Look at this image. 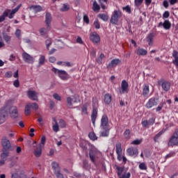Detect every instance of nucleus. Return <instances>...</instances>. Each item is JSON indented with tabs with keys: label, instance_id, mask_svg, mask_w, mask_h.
I'll list each match as a JSON object with an SVG mask.
<instances>
[{
	"label": "nucleus",
	"instance_id": "obj_1",
	"mask_svg": "<svg viewBox=\"0 0 178 178\" xmlns=\"http://www.w3.org/2000/svg\"><path fill=\"white\" fill-rule=\"evenodd\" d=\"M22 8V4L18 5L15 8L11 10H7L3 12V15L0 16V23H2L3 20H5V17H8V19H13L15 14L19 11V9Z\"/></svg>",
	"mask_w": 178,
	"mask_h": 178
},
{
	"label": "nucleus",
	"instance_id": "obj_2",
	"mask_svg": "<svg viewBox=\"0 0 178 178\" xmlns=\"http://www.w3.org/2000/svg\"><path fill=\"white\" fill-rule=\"evenodd\" d=\"M98 115V99L97 97L92 98V113L91 115V121L93 126H95V120Z\"/></svg>",
	"mask_w": 178,
	"mask_h": 178
},
{
	"label": "nucleus",
	"instance_id": "obj_3",
	"mask_svg": "<svg viewBox=\"0 0 178 178\" xmlns=\"http://www.w3.org/2000/svg\"><path fill=\"white\" fill-rule=\"evenodd\" d=\"M102 156V153H101V152H99V150H98V149H97L96 147H92L90 149L89 156L92 163H95V161H97L98 158H101Z\"/></svg>",
	"mask_w": 178,
	"mask_h": 178
},
{
	"label": "nucleus",
	"instance_id": "obj_4",
	"mask_svg": "<svg viewBox=\"0 0 178 178\" xmlns=\"http://www.w3.org/2000/svg\"><path fill=\"white\" fill-rule=\"evenodd\" d=\"M120 17H122V11L120 10H115L111 15L110 22L111 24H118Z\"/></svg>",
	"mask_w": 178,
	"mask_h": 178
},
{
	"label": "nucleus",
	"instance_id": "obj_5",
	"mask_svg": "<svg viewBox=\"0 0 178 178\" xmlns=\"http://www.w3.org/2000/svg\"><path fill=\"white\" fill-rule=\"evenodd\" d=\"M33 154L36 158H40L42 155V146L41 144L37 145V141H33Z\"/></svg>",
	"mask_w": 178,
	"mask_h": 178
},
{
	"label": "nucleus",
	"instance_id": "obj_6",
	"mask_svg": "<svg viewBox=\"0 0 178 178\" xmlns=\"http://www.w3.org/2000/svg\"><path fill=\"white\" fill-rule=\"evenodd\" d=\"M178 145V129L175 130V133L170 137L168 141L169 147H175Z\"/></svg>",
	"mask_w": 178,
	"mask_h": 178
},
{
	"label": "nucleus",
	"instance_id": "obj_7",
	"mask_svg": "<svg viewBox=\"0 0 178 178\" xmlns=\"http://www.w3.org/2000/svg\"><path fill=\"white\" fill-rule=\"evenodd\" d=\"M53 72L55 73V74H58L61 80H67V79H69V74L65 70L53 68Z\"/></svg>",
	"mask_w": 178,
	"mask_h": 178
},
{
	"label": "nucleus",
	"instance_id": "obj_8",
	"mask_svg": "<svg viewBox=\"0 0 178 178\" xmlns=\"http://www.w3.org/2000/svg\"><path fill=\"white\" fill-rule=\"evenodd\" d=\"M8 106L0 108V124L5 123V120H6V118H8Z\"/></svg>",
	"mask_w": 178,
	"mask_h": 178
},
{
	"label": "nucleus",
	"instance_id": "obj_9",
	"mask_svg": "<svg viewBox=\"0 0 178 178\" xmlns=\"http://www.w3.org/2000/svg\"><path fill=\"white\" fill-rule=\"evenodd\" d=\"M129 90V83L126 81V80H122L121 83V88L119 89L120 94H128Z\"/></svg>",
	"mask_w": 178,
	"mask_h": 178
},
{
	"label": "nucleus",
	"instance_id": "obj_10",
	"mask_svg": "<svg viewBox=\"0 0 178 178\" xmlns=\"http://www.w3.org/2000/svg\"><path fill=\"white\" fill-rule=\"evenodd\" d=\"M22 58L26 63H30L31 65H33V63L35 62V58L27 54L26 51L22 53Z\"/></svg>",
	"mask_w": 178,
	"mask_h": 178
},
{
	"label": "nucleus",
	"instance_id": "obj_11",
	"mask_svg": "<svg viewBox=\"0 0 178 178\" xmlns=\"http://www.w3.org/2000/svg\"><path fill=\"white\" fill-rule=\"evenodd\" d=\"M100 129H109V120L106 115H104L102 117Z\"/></svg>",
	"mask_w": 178,
	"mask_h": 178
},
{
	"label": "nucleus",
	"instance_id": "obj_12",
	"mask_svg": "<svg viewBox=\"0 0 178 178\" xmlns=\"http://www.w3.org/2000/svg\"><path fill=\"white\" fill-rule=\"evenodd\" d=\"M90 40L94 44H98L101 41V37L97 32H92L90 34Z\"/></svg>",
	"mask_w": 178,
	"mask_h": 178
},
{
	"label": "nucleus",
	"instance_id": "obj_13",
	"mask_svg": "<svg viewBox=\"0 0 178 178\" xmlns=\"http://www.w3.org/2000/svg\"><path fill=\"white\" fill-rule=\"evenodd\" d=\"M156 105H158L156 99L155 97H152L146 103L145 108H147V109H151V108H154V106H156Z\"/></svg>",
	"mask_w": 178,
	"mask_h": 178
},
{
	"label": "nucleus",
	"instance_id": "obj_14",
	"mask_svg": "<svg viewBox=\"0 0 178 178\" xmlns=\"http://www.w3.org/2000/svg\"><path fill=\"white\" fill-rule=\"evenodd\" d=\"M10 116L13 119H17V118H19V111H17V107L15 106L10 107Z\"/></svg>",
	"mask_w": 178,
	"mask_h": 178
},
{
	"label": "nucleus",
	"instance_id": "obj_15",
	"mask_svg": "<svg viewBox=\"0 0 178 178\" xmlns=\"http://www.w3.org/2000/svg\"><path fill=\"white\" fill-rule=\"evenodd\" d=\"M1 145L3 149H10V147H12V145L10 144V141L6 137H3L2 138Z\"/></svg>",
	"mask_w": 178,
	"mask_h": 178
},
{
	"label": "nucleus",
	"instance_id": "obj_16",
	"mask_svg": "<svg viewBox=\"0 0 178 178\" xmlns=\"http://www.w3.org/2000/svg\"><path fill=\"white\" fill-rule=\"evenodd\" d=\"M27 95L29 99L32 101H38V93L34 90H29Z\"/></svg>",
	"mask_w": 178,
	"mask_h": 178
},
{
	"label": "nucleus",
	"instance_id": "obj_17",
	"mask_svg": "<svg viewBox=\"0 0 178 178\" xmlns=\"http://www.w3.org/2000/svg\"><path fill=\"white\" fill-rule=\"evenodd\" d=\"M127 154L129 156H137L138 155V149L134 147H130L127 149Z\"/></svg>",
	"mask_w": 178,
	"mask_h": 178
},
{
	"label": "nucleus",
	"instance_id": "obj_18",
	"mask_svg": "<svg viewBox=\"0 0 178 178\" xmlns=\"http://www.w3.org/2000/svg\"><path fill=\"white\" fill-rule=\"evenodd\" d=\"M72 102H80V99L79 98V96H74V98H72L70 97L67 98V104L68 106H72Z\"/></svg>",
	"mask_w": 178,
	"mask_h": 178
},
{
	"label": "nucleus",
	"instance_id": "obj_19",
	"mask_svg": "<svg viewBox=\"0 0 178 178\" xmlns=\"http://www.w3.org/2000/svg\"><path fill=\"white\" fill-rule=\"evenodd\" d=\"M52 22V17L49 13H46L45 23L47 27V30H51V22Z\"/></svg>",
	"mask_w": 178,
	"mask_h": 178
},
{
	"label": "nucleus",
	"instance_id": "obj_20",
	"mask_svg": "<svg viewBox=\"0 0 178 178\" xmlns=\"http://www.w3.org/2000/svg\"><path fill=\"white\" fill-rule=\"evenodd\" d=\"M120 63V60L119 58H115L111 60V62L107 65L108 69H112V67H115L118 66Z\"/></svg>",
	"mask_w": 178,
	"mask_h": 178
},
{
	"label": "nucleus",
	"instance_id": "obj_21",
	"mask_svg": "<svg viewBox=\"0 0 178 178\" xmlns=\"http://www.w3.org/2000/svg\"><path fill=\"white\" fill-rule=\"evenodd\" d=\"M52 120H53L52 122L53 131H54L55 133H58V131H59V124H58V121H56V118H53Z\"/></svg>",
	"mask_w": 178,
	"mask_h": 178
},
{
	"label": "nucleus",
	"instance_id": "obj_22",
	"mask_svg": "<svg viewBox=\"0 0 178 178\" xmlns=\"http://www.w3.org/2000/svg\"><path fill=\"white\" fill-rule=\"evenodd\" d=\"M51 168L54 170V175L60 172V167H59V164L56 163V161H53L51 163Z\"/></svg>",
	"mask_w": 178,
	"mask_h": 178
},
{
	"label": "nucleus",
	"instance_id": "obj_23",
	"mask_svg": "<svg viewBox=\"0 0 178 178\" xmlns=\"http://www.w3.org/2000/svg\"><path fill=\"white\" fill-rule=\"evenodd\" d=\"M47 59L45 58V56L40 54L39 55V58H38V67H40V66H44L45 65Z\"/></svg>",
	"mask_w": 178,
	"mask_h": 178
},
{
	"label": "nucleus",
	"instance_id": "obj_24",
	"mask_svg": "<svg viewBox=\"0 0 178 178\" xmlns=\"http://www.w3.org/2000/svg\"><path fill=\"white\" fill-rule=\"evenodd\" d=\"M99 136L100 137H108L109 136V128L100 129Z\"/></svg>",
	"mask_w": 178,
	"mask_h": 178
},
{
	"label": "nucleus",
	"instance_id": "obj_25",
	"mask_svg": "<svg viewBox=\"0 0 178 178\" xmlns=\"http://www.w3.org/2000/svg\"><path fill=\"white\" fill-rule=\"evenodd\" d=\"M172 56L174 58L172 63L176 66V67H178V51L176 50H173Z\"/></svg>",
	"mask_w": 178,
	"mask_h": 178
},
{
	"label": "nucleus",
	"instance_id": "obj_26",
	"mask_svg": "<svg viewBox=\"0 0 178 178\" xmlns=\"http://www.w3.org/2000/svg\"><path fill=\"white\" fill-rule=\"evenodd\" d=\"M143 95L145 98L149 97V86L145 85L143 89Z\"/></svg>",
	"mask_w": 178,
	"mask_h": 178
},
{
	"label": "nucleus",
	"instance_id": "obj_27",
	"mask_svg": "<svg viewBox=\"0 0 178 178\" xmlns=\"http://www.w3.org/2000/svg\"><path fill=\"white\" fill-rule=\"evenodd\" d=\"M163 26V29H165V30H169V29H170L172 24H170V22H169V20H165L164 22L162 24V22H160L159 24V26Z\"/></svg>",
	"mask_w": 178,
	"mask_h": 178
},
{
	"label": "nucleus",
	"instance_id": "obj_28",
	"mask_svg": "<svg viewBox=\"0 0 178 178\" xmlns=\"http://www.w3.org/2000/svg\"><path fill=\"white\" fill-rule=\"evenodd\" d=\"M147 54V50L143 48H138L136 50V55H138L139 56H145Z\"/></svg>",
	"mask_w": 178,
	"mask_h": 178
},
{
	"label": "nucleus",
	"instance_id": "obj_29",
	"mask_svg": "<svg viewBox=\"0 0 178 178\" xmlns=\"http://www.w3.org/2000/svg\"><path fill=\"white\" fill-rule=\"evenodd\" d=\"M161 87L163 91H169L170 90V83L164 81L161 83Z\"/></svg>",
	"mask_w": 178,
	"mask_h": 178
},
{
	"label": "nucleus",
	"instance_id": "obj_30",
	"mask_svg": "<svg viewBox=\"0 0 178 178\" xmlns=\"http://www.w3.org/2000/svg\"><path fill=\"white\" fill-rule=\"evenodd\" d=\"M104 102L106 105H109L112 102V95L109 93H106L104 95Z\"/></svg>",
	"mask_w": 178,
	"mask_h": 178
},
{
	"label": "nucleus",
	"instance_id": "obj_31",
	"mask_svg": "<svg viewBox=\"0 0 178 178\" xmlns=\"http://www.w3.org/2000/svg\"><path fill=\"white\" fill-rule=\"evenodd\" d=\"M24 113L29 115L31 113V103H28L25 106Z\"/></svg>",
	"mask_w": 178,
	"mask_h": 178
},
{
	"label": "nucleus",
	"instance_id": "obj_32",
	"mask_svg": "<svg viewBox=\"0 0 178 178\" xmlns=\"http://www.w3.org/2000/svg\"><path fill=\"white\" fill-rule=\"evenodd\" d=\"M98 17L103 20V22H108V19H109V15L108 14H99Z\"/></svg>",
	"mask_w": 178,
	"mask_h": 178
},
{
	"label": "nucleus",
	"instance_id": "obj_33",
	"mask_svg": "<svg viewBox=\"0 0 178 178\" xmlns=\"http://www.w3.org/2000/svg\"><path fill=\"white\" fill-rule=\"evenodd\" d=\"M100 9H101V7L98 5V3H97L96 1H93L92 10H94V12H99Z\"/></svg>",
	"mask_w": 178,
	"mask_h": 178
},
{
	"label": "nucleus",
	"instance_id": "obj_34",
	"mask_svg": "<svg viewBox=\"0 0 178 178\" xmlns=\"http://www.w3.org/2000/svg\"><path fill=\"white\" fill-rule=\"evenodd\" d=\"M147 42L149 45H152L154 44V33H150L147 36Z\"/></svg>",
	"mask_w": 178,
	"mask_h": 178
},
{
	"label": "nucleus",
	"instance_id": "obj_35",
	"mask_svg": "<svg viewBox=\"0 0 178 178\" xmlns=\"http://www.w3.org/2000/svg\"><path fill=\"white\" fill-rule=\"evenodd\" d=\"M122 152V144L121 143H117L116 144V154L117 155H120Z\"/></svg>",
	"mask_w": 178,
	"mask_h": 178
},
{
	"label": "nucleus",
	"instance_id": "obj_36",
	"mask_svg": "<svg viewBox=\"0 0 178 178\" xmlns=\"http://www.w3.org/2000/svg\"><path fill=\"white\" fill-rule=\"evenodd\" d=\"M165 131H166V129H163L161 131H160L155 136H154V141L156 142L158 141L159 137H161V136H162V134H163L165 133Z\"/></svg>",
	"mask_w": 178,
	"mask_h": 178
},
{
	"label": "nucleus",
	"instance_id": "obj_37",
	"mask_svg": "<svg viewBox=\"0 0 178 178\" xmlns=\"http://www.w3.org/2000/svg\"><path fill=\"white\" fill-rule=\"evenodd\" d=\"M9 156V151L8 149H4L3 150V152L1 153V159H6Z\"/></svg>",
	"mask_w": 178,
	"mask_h": 178
},
{
	"label": "nucleus",
	"instance_id": "obj_38",
	"mask_svg": "<svg viewBox=\"0 0 178 178\" xmlns=\"http://www.w3.org/2000/svg\"><path fill=\"white\" fill-rule=\"evenodd\" d=\"M50 30H48V27H47V29L45 28H42L40 30V35H42L43 37H45V35H47V33H48V31H49Z\"/></svg>",
	"mask_w": 178,
	"mask_h": 178
},
{
	"label": "nucleus",
	"instance_id": "obj_39",
	"mask_svg": "<svg viewBox=\"0 0 178 178\" xmlns=\"http://www.w3.org/2000/svg\"><path fill=\"white\" fill-rule=\"evenodd\" d=\"M31 9H33L36 13L42 10V8L40 6H31Z\"/></svg>",
	"mask_w": 178,
	"mask_h": 178
},
{
	"label": "nucleus",
	"instance_id": "obj_40",
	"mask_svg": "<svg viewBox=\"0 0 178 178\" xmlns=\"http://www.w3.org/2000/svg\"><path fill=\"white\" fill-rule=\"evenodd\" d=\"M88 137L90 138V140H92V141H95V140L98 139V137H97V135L94 132H90L88 134Z\"/></svg>",
	"mask_w": 178,
	"mask_h": 178
},
{
	"label": "nucleus",
	"instance_id": "obj_41",
	"mask_svg": "<svg viewBox=\"0 0 178 178\" xmlns=\"http://www.w3.org/2000/svg\"><path fill=\"white\" fill-rule=\"evenodd\" d=\"M116 170H117V175L118 176V177H120L122 175V173H123V170H124L123 168V167H116Z\"/></svg>",
	"mask_w": 178,
	"mask_h": 178
},
{
	"label": "nucleus",
	"instance_id": "obj_42",
	"mask_svg": "<svg viewBox=\"0 0 178 178\" xmlns=\"http://www.w3.org/2000/svg\"><path fill=\"white\" fill-rule=\"evenodd\" d=\"M46 47H47V49L49 50V47H51V45H52V40L51 38H48L46 41Z\"/></svg>",
	"mask_w": 178,
	"mask_h": 178
},
{
	"label": "nucleus",
	"instance_id": "obj_43",
	"mask_svg": "<svg viewBox=\"0 0 178 178\" xmlns=\"http://www.w3.org/2000/svg\"><path fill=\"white\" fill-rule=\"evenodd\" d=\"M139 169L140 170H147V164L145 163H140L139 164Z\"/></svg>",
	"mask_w": 178,
	"mask_h": 178
},
{
	"label": "nucleus",
	"instance_id": "obj_44",
	"mask_svg": "<svg viewBox=\"0 0 178 178\" xmlns=\"http://www.w3.org/2000/svg\"><path fill=\"white\" fill-rule=\"evenodd\" d=\"M59 126L61 129H65V127H66V122L63 120H60Z\"/></svg>",
	"mask_w": 178,
	"mask_h": 178
},
{
	"label": "nucleus",
	"instance_id": "obj_45",
	"mask_svg": "<svg viewBox=\"0 0 178 178\" xmlns=\"http://www.w3.org/2000/svg\"><path fill=\"white\" fill-rule=\"evenodd\" d=\"M93 25L95 26V29H97V30H99V29H101V24H99V22L98 21V19H96L94 22Z\"/></svg>",
	"mask_w": 178,
	"mask_h": 178
},
{
	"label": "nucleus",
	"instance_id": "obj_46",
	"mask_svg": "<svg viewBox=\"0 0 178 178\" xmlns=\"http://www.w3.org/2000/svg\"><path fill=\"white\" fill-rule=\"evenodd\" d=\"M131 177V174L130 172L122 174L119 178H130Z\"/></svg>",
	"mask_w": 178,
	"mask_h": 178
},
{
	"label": "nucleus",
	"instance_id": "obj_47",
	"mask_svg": "<svg viewBox=\"0 0 178 178\" xmlns=\"http://www.w3.org/2000/svg\"><path fill=\"white\" fill-rule=\"evenodd\" d=\"M69 10V6L67 4H63V7L60 8L61 12H67Z\"/></svg>",
	"mask_w": 178,
	"mask_h": 178
},
{
	"label": "nucleus",
	"instance_id": "obj_48",
	"mask_svg": "<svg viewBox=\"0 0 178 178\" xmlns=\"http://www.w3.org/2000/svg\"><path fill=\"white\" fill-rule=\"evenodd\" d=\"M53 97L54 98V99H56V101H61L62 100V97L58 94V93H54L53 95Z\"/></svg>",
	"mask_w": 178,
	"mask_h": 178
},
{
	"label": "nucleus",
	"instance_id": "obj_49",
	"mask_svg": "<svg viewBox=\"0 0 178 178\" xmlns=\"http://www.w3.org/2000/svg\"><path fill=\"white\" fill-rule=\"evenodd\" d=\"M140 143H143V139H136L135 140H134L131 144H133L134 145H140Z\"/></svg>",
	"mask_w": 178,
	"mask_h": 178
},
{
	"label": "nucleus",
	"instance_id": "obj_50",
	"mask_svg": "<svg viewBox=\"0 0 178 178\" xmlns=\"http://www.w3.org/2000/svg\"><path fill=\"white\" fill-rule=\"evenodd\" d=\"M124 136L125 138H130V129H127L124 132Z\"/></svg>",
	"mask_w": 178,
	"mask_h": 178
},
{
	"label": "nucleus",
	"instance_id": "obj_51",
	"mask_svg": "<svg viewBox=\"0 0 178 178\" xmlns=\"http://www.w3.org/2000/svg\"><path fill=\"white\" fill-rule=\"evenodd\" d=\"M123 10H125L127 13H131V8L129 6H127L122 8Z\"/></svg>",
	"mask_w": 178,
	"mask_h": 178
},
{
	"label": "nucleus",
	"instance_id": "obj_52",
	"mask_svg": "<svg viewBox=\"0 0 178 178\" xmlns=\"http://www.w3.org/2000/svg\"><path fill=\"white\" fill-rule=\"evenodd\" d=\"M31 108L32 109H34L35 111H37L38 109L39 106L37 103H33V104H31Z\"/></svg>",
	"mask_w": 178,
	"mask_h": 178
},
{
	"label": "nucleus",
	"instance_id": "obj_53",
	"mask_svg": "<svg viewBox=\"0 0 178 178\" xmlns=\"http://www.w3.org/2000/svg\"><path fill=\"white\" fill-rule=\"evenodd\" d=\"M149 126H152L155 123V118H152L147 121Z\"/></svg>",
	"mask_w": 178,
	"mask_h": 178
},
{
	"label": "nucleus",
	"instance_id": "obj_54",
	"mask_svg": "<svg viewBox=\"0 0 178 178\" xmlns=\"http://www.w3.org/2000/svg\"><path fill=\"white\" fill-rule=\"evenodd\" d=\"M13 86L16 88H19V87L20 86V83L19 82V79H16L15 81H14Z\"/></svg>",
	"mask_w": 178,
	"mask_h": 178
},
{
	"label": "nucleus",
	"instance_id": "obj_55",
	"mask_svg": "<svg viewBox=\"0 0 178 178\" xmlns=\"http://www.w3.org/2000/svg\"><path fill=\"white\" fill-rule=\"evenodd\" d=\"M3 38L6 42H9V41H10V36L7 34L3 35Z\"/></svg>",
	"mask_w": 178,
	"mask_h": 178
},
{
	"label": "nucleus",
	"instance_id": "obj_56",
	"mask_svg": "<svg viewBox=\"0 0 178 178\" xmlns=\"http://www.w3.org/2000/svg\"><path fill=\"white\" fill-rule=\"evenodd\" d=\"M169 16H170V13H169V11H165L164 13L163 14V19H168Z\"/></svg>",
	"mask_w": 178,
	"mask_h": 178
},
{
	"label": "nucleus",
	"instance_id": "obj_57",
	"mask_svg": "<svg viewBox=\"0 0 178 178\" xmlns=\"http://www.w3.org/2000/svg\"><path fill=\"white\" fill-rule=\"evenodd\" d=\"M83 22L86 23V24H88V23H90V19L88 18V15H85L83 16Z\"/></svg>",
	"mask_w": 178,
	"mask_h": 178
},
{
	"label": "nucleus",
	"instance_id": "obj_58",
	"mask_svg": "<svg viewBox=\"0 0 178 178\" xmlns=\"http://www.w3.org/2000/svg\"><path fill=\"white\" fill-rule=\"evenodd\" d=\"M38 122L40 126H41V127H42V126H44V120L42 119V118H41V117L39 118L38 119Z\"/></svg>",
	"mask_w": 178,
	"mask_h": 178
},
{
	"label": "nucleus",
	"instance_id": "obj_59",
	"mask_svg": "<svg viewBox=\"0 0 178 178\" xmlns=\"http://www.w3.org/2000/svg\"><path fill=\"white\" fill-rule=\"evenodd\" d=\"M47 140V138H45V136H42L41 138V143L40 144H41L42 147H44V145H45V141Z\"/></svg>",
	"mask_w": 178,
	"mask_h": 178
},
{
	"label": "nucleus",
	"instance_id": "obj_60",
	"mask_svg": "<svg viewBox=\"0 0 178 178\" xmlns=\"http://www.w3.org/2000/svg\"><path fill=\"white\" fill-rule=\"evenodd\" d=\"M141 124H142L143 127H147V126L149 125L148 120H143L141 122Z\"/></svg>",
	"mask_w": 178,
	"mask_h": 178
},
{
	"label": "nucleus",
	"instance_id": "obj_61",
	"mask_svg": "<svg viewBox=\"0 0 178 178\" xmlns=\"http://www.w3.org/2000/svg\"><path fill=\"white\" fill-rule=\"evenodd\" d=\"M57 178H65V177L63 176V174L60 173V171H59L58 172H56V174H54Z\"/></svg>",
	"mask_w": 178,
	"mask_h": 178
},
{
	"label": "nucleus",
	"instance_id": "obj_62",
	"mask_svg": "<svg viewBox=\"0 0 178 178\" xmlns=\"http://www.w3.org/2000/svg\"><path fill=\"white\" fill-rule=\"evenodd\" d=\"M22 34V31L19 29H17L15 31V35L17 38H20V35Z\"/></svg>",
	"mask_w": 178,
	"mask_h": 178
},
{
	"label": "nucleus",
	"instance_id": "obj_63",
	"mask_svg": "<svg viewBox=\"0 0 178 178\" xmlns=\"http://www.w3.org/2000/svg\"><path fill=\"white\" fill-rule=\"evenodd\" d=\"M90 56L91 58H95V56H97V51H95L94 49L91 50Z\"/></svg>",
	"mask_w": 178,
	"mask_h": 178
},
{
	"label": "nucleus",
	"instance_id": "obj_64",
	"mask_svg": "<svg viewBox=\"0 0 178 178\" xmlns=\"http://www.w3.org/2000/svg\"><path fill=\"white\" fill-rule=\"evenodd\" d=\"M143 1H144V0H135L136 6H140V5H141V3H143Z\"/></svg>",
	"mask_w": 178,
	"mask_h": 178
}]
</instances>
